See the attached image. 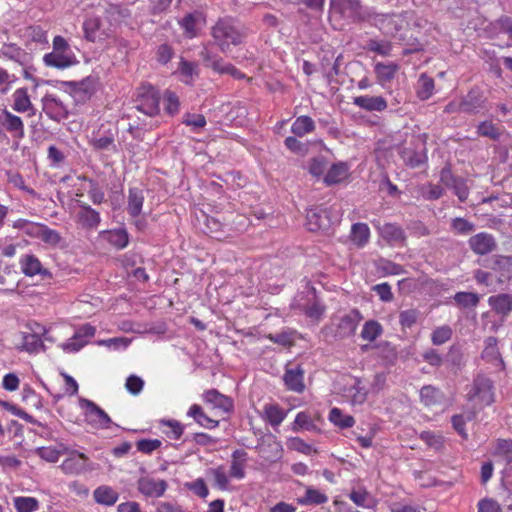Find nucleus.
I'll use <instances>...</instances> for the list:
<instances>
[{
    "mask_svg": "<svg viewBox=\"0 0 512 512\" xmlns=\"http://www.w3.org/2000/svg\"><path fill=\"white\" fill-rule=\"evenodd\" d=\"M362 319L363 316L357 309H352L342 315H335L331 322L334 336L343 339L354 335Z\"/></svg>",
    "mask_w": 512,
    "mask_h": 512,
    "instance_id": "nucleus-4",
    "label": "nucleus"
},
{
    "mask_svg": "<svg viewBox=\"0 0 512 512\" xmlns=\"http://www.w3.org/2000/svg\"><path fill=\"white\" fill-rule=\"evenodd\" d=\"M203 399L206 403L210 404L213 409H217L223 413H228L233 409L232 400L215 389L206 391L203 394Z\"/></svg>",
    "mask_w": 512,
    "mask_h": 512,
    "instance_id": "nucleus-22",
    "label": "nucleus"
},
{
    "mask_svg": "<svg viewBox=\"0 0 512 512\" xmlns=\"http://www.w3.org/2000/svg\"><path fill=\"white\" fill-rule=\"evenodd\" d=\"M207 65L212 67L215 71L225 74H231L234 77H241L242 74L230 63L223 61L222 59L206 58Z\"/></svg>",
    "mask_w": 512,
    "mask_h": 512,
    "instance_id": "nucleus-50",
    "label": "nucleus"
},
{
    "mask_svg": "<svg viewBox=\"0 0 512 512\" xmlns=\"http://www.w3.org/2000/svg\"><path fill=\"white\" fill-rule=\"evenodd\" d=\"M83 29L86 39L92 42L102 41L111 35L110 28H106L98 17H90L85 20Z\"/></svg>",
    "mask_w": 512,
    "mask_h": 512,
    "instance_id": "nucleus-13",
    "label": "nucleus"
},
{
    "mask_svg": "<svg viewBox=\"0 0 512 512\" xmlns=\"http://www.w3.org/2000/svg\"><path fill=\"white\" fill-rule=\"evenodd\" d=\"M498 340L496 337H487L484 341L485 347L482 352V357L486 359L487 361H495L497 365L501 367V369H504L505 364L503 359L500 356L498 347H497Z\"/></svg>",
    "mask_w": 512,
    "mask_h": 512,
    "instance_id": "nucleus-35",
    "label": "nucleus"
},
{
    "mask_svg": "<svg viewBox=\"0 0 512 512\" xmlns=\"http://www.w3.org/2000/svg\"><path fill=\"white\" fill-rule=\"evenodd\" d=\"M331 5L334 9L339 7L341 12L347 17H359L360 13V5L358 0H341V2H337V0H332Z\"/></svg>",
    "mask_w": 512,
    "mask_h": 512,
    "instance_id": "nucleus-45",
    "label": "nucleus"
},
{
    "mask_svg": "<svg viewBox=\"0 0 512 512\" xmlns=\"http://www.w3.org/2000/svg\"><path fill=\"white\" fill-rule=\"evenodd\" d=\"M286 446L290 450H294L305 455H309L313 452L312 446L299 437L288 438Z\"/></svg>",
    "mask_w": 512,
    "mask_h": 512,
    "instance_id": "nucleus-60",
    "label": "nucleus"
},
{
    "mask_svg": "<svg viewBox=\"0 0 512 512\" xmlns=\"http://www.w3.org/2000/svg\"><path fill=\"white\" fill-rule=\"evenodd\" d=\"M94 500L101 505L112 506L118 500V493L109 486H100L94 490Z\"/></svg>",
    "mask_w": 512,
    "mask_h": 512,
    "instance_id": "nucleus-37",
    "label": "nucleus"
},
{
    "mask_svg": "<svg viewBox=\"0 0 512 512\" xmlns=\"http://www.w3.org/2000/svg\"><path fill=\"white\" fill-rule=\"evenodd\" d=\"M314 120L306 115L297 117L291 125V132L297 137H304L315 130Z\"/></svg>",
    "mask_w": 512,
    "mask_h": 512,
    "instance_id": "nucleus-36",
    "label": "nucleus"
},
{
    "mask_svg": "<svg viewBox=\"0 0 512 512\" xmlns=\"http://www.w3.org/2000/svg\"><path fill=\"white\" fill-rule=\"evenodd\" d=\"M383 333L382 325L376 320H368L364 323L361 330V338L368 342L375 341Z\"/></svg>",
    "mask_w": 512,
    "mask_h": 512,
    "instance_id": "nucleus-44",
    "label": "nucleus"
},
{
    "mask_svg": "<svg viewBox=\"0 0 512 512\" xmlns=\"http://www.w3.org/2000/svg\"><path fill=\"white\" fill-rule=\"evenodd\" d=\"M434 92V80L426 74H421L417 83V96L421 100L429 99Z\"/></svg>",
    "mask_w": 512,
    "mask_h": 512,
    "instance_id": "nucleus-49",
    "label": "nucleus"
},
{
    "mask_svg": "<svg viewBox=\"0 0 512 512\" xmlns=\"http://www.w3.org/2000/svg\"><path fill=\"white\" fill-rule=\"evenodd\" d=\"M43 62L47 67L63 70L75 65L77 63V59L74 53L52 50L43 56Z\"/></svg>",
    "mask_w": 512,
    "mask_h": 512,
    "instance_id": "nucleus-14",
    "label": "nucleus"
},
{
    "mask_svg": "<svg viewBox=\"0 0 512 512\" xmlns=\"http://www.w3.org/2000/svg\"><path fill=\"white\" fill-rule=\"evenodd\" d=\"M420 312L417 309H407L399 314V323L403 329L411 328L416 324Z\"/></svg>",
    "mask_w": 512,
    "mask_h": 512,
    "instance_id": "nucleus-61",
    "label": "nucleus"
},
{
    "mask_svg": "<svg viewBox=\"0 0 512 512\" xmlns=\"http://www.w3.org/2000/svg\"><path fill=\"white\" fill-rule=\"evenodd\" d=\"M95 333L96 328L94 326L84 324L77 328L66 341L60 342L58 347L66 354L77 353L89 343Z\"/></svg>",
    "mask_w": 512,
    "mask_h": 512,
    "instance_id": "nucleus-6",
    "label": "nucleus"
},
{
    "mask_svg": "<svg viewBox=\"0 0 512 512\" xmlns=\"http://www.w3.org/2000/svg\"><path fill=\"white\" fill-rule=\"evenodd\" d=\"M93 82L90 79H85L79 83H73V92L75 97L79 100L89 98L93 93Z\"/></svg>",
    "mask_w": 512,
    "mask_h": 512,
    "instance_id": "nucleus-57",
    "label": "nucleus"
},
{
    "mask_svg": "<svg viewBox=\"0 0 512 512\" xmlns=\"http://www.w3.org/2000/svg\"><path fill=\"white\" fill-rule=\"evenodd\" d=\"M367 50L372 51L380 56H389L392 50L391 43L386 40L371 39L366 45Z\"/></svg>",
    "mask_w": 512,
    "mask_h": 512,
    "instance_id": "nucleus-55",
    "label": "nucleus"
},
{
    "mask_svg": "<svg viewBox=\"0 0 512 512\" xmlns=\"http://www.w3.org/2000/svg\"><path fill=\"white\" fill-rule=\"evenodd\" d=\"M476 416L475 411L467 412L465 414H459L452 417V425L454 429L464 438L467 439L468 434L465 431L466 421H472Z\"/></svg>",
    "mask_w": 512,
    "mask_h": 512,
    "instance_id": "nucleus-52",
    "label": "nucleus"
},
{
    "mask_svg": "<svg viewBox=\"0 0 512 512\" xmlns=\"http://www.w3.org/2000/svg\"><path fill=\"white\" fill-rule=\"evenodd\" d=\"M452 336V329L443 325L436 328L431 335V340L434 345H442L447 342Z\"/></svg>",
    "mask_w": 512,
    "mask_h": 512,
    "instance_id": "nucleus-62",
    "label": "nucleus"
},
{
    "mask_svg": "<svg viewBox=\"0 0 512 512\" xmlns=\"http://www.w3.org/2000/svg\"><path fill=\"white\" fill-rule=\"evenodd\" d=\"M1 125L15 139H22L25 135L22 119L7 109L3 110L1 114Z\"/></svg>",
    "mask_w": 512,
    "mask_h": 512,
    "instance_id": "nucleus-16",
    "label": "nucleus"
},
{
    "mask_svg": "<svg viewBox=\"0 0 512 512\" xmlns=\"http://www.w3.org/2000/svg\"><path fill=\"white\" fill-rule=\"evenodd\" d=\"M495 454L503 457L508 463L512 462V440L500 439L495 447Z\"/></svg>",
    "mask_w": 512,
    "mask_h": 512,
    "instance_id": "nucleus-63",
    "label": "nucleus"
},
{
    "mask_svg": "<svg viewBox=\"0 0 512 512\" xmlns=\"http://www.w3.org/2000/svg\"><path fill=\"white\" fill-rule=\"evenodd\" d=\"M180 80L186 84H190L195 75V65L193 63L182 60L178 69Z\"/></svg>",
    "mask_w": 512,
    "mask_h": 512,
    "instance_id": "nucleus-64",
    "label": "nucleus"
},
{
    "mask_svg": "<svg viewBox=\"0 0 512 512\" xmlns=\"http://www.w3.org/2000/svg\"><path fill=\"white\" fill-rule=\"evenodd\" d=\"M421 401L426 406L440 405L444 402L443 393L434 386L427 385L420 390Z\"/></svg>",
    "mask_w": 512,
    "mask_h": 512,
    "instance_id": "nucleus-39",
    "label": "nucleus"
},
{
    "mask_svg": "<svg viewBox=\"0 0 512 512\" xmlns=\"http://www.w3.org/2000/svg\"><path fill=\"white\" fill-rule=\"evenodd\" d=\"M26 233L49 247H60L63 242L59 232L43 224H27Z\"/></svg>",
    "mask_w": 512,
    "mask_h": 512,
    "instance_id": "nucleus-9",
    "label": "nucleus"
},
{
    "mask_svg": "<svg viewBox=\"0 0 512 512\" xmlns=\"http://www.w3.org/2000/svg\"><path fill=\"white\" fill-rule=\"evenodd\" d=\"M398 69L399 66L394 62H377L374 66L377 82L384 87L386 83L390 82L395 77Z\"/></svg>",
    "mask_w": 512,
    "mask_h": 512,
    "instance_id": "nucleus-31",
    "label": "nucleus"
},
{
    "mask_svg": "<svg viewBox=\"0 0 512 512\" xmlns=\"http://www.w3.org/2000/svg\"><path fill=\"white\" fill-rule=\"evenodd\" d=\"M374 24L386 35H397L407 24L405 15L402 14H376Z\"/></svg>",
    "mask_w": 512,
    "mask_h": 512,
    "instance_id": "nucleus-8",
    "label": "nucleus"
},
{
    "mask_svg": "<svg viewBox=\"0 0 512 512\" xmlns=\"http://www.w3.org/2000/svg\"><path fill=\"white\" fill-rule=\"evenodd\" d=\"M77 222L86 229H95L100 224V214L87 205H81L77 213Z\"/></svg>",
    "mask_w": 512,
    "mask_h": 512,
    "instance_id": "nucleus-28",
    "label": "nucleus"
},
{
    "mask_svg": "<svg viewBox=\"0 0 512 512\" xmlns=\"http://www.w3.org/2000/svg\"><path fill=\"white\" fill-rule=\"evenodd\" d=\"M350 239L356 247L363 248L370 240L369 226L361 222L353 224L350 231Z\"/></svg>",
    "mask_w": 512,
    "mask_h": 512,
    "instance_id": "nucleus-33",
    "label": "nucleus"
},
{
    "mask_svg": "<svg viewBox=\"0 0 512 512\" xmlns=\"http://www.w3.org/2000/svg\"><path fill=\"white\" fill-rule=\"evenodd\" d=\"M470 248L480 255H485L492 252L495 248V240L488 233H478L469 239Z\"/></svg>",
    "mask_w": 512,
    "mask_h": 512,
    "instance_id": "nucleus-24",
    "label": "nucleus"
},
{
    "mask_svg": "<svg viewBox=\"0 0 512 512\" xmlns=\"http://www.w3.org/2000/svg\"><path fill=\"white\" fill-rule=\"evenodd\" d=\"M183 123L190 127L193 132H198L206 125V119L202 114L185 113Z\"/></svg>",
    "mask_w": 512,
    "mask_h": 512,
    "instance_id": "nucleus-56",
    "label": "nucleus"
},
{
    "mask_svg": "<svg viewBox=\"0 0 512 512\" xmlns=\"http://www.w3.org/2000/svg\"><path fill=\"white\" fill-rule=\"evenodd\" d=\"M329 167V163L324 156H316L312 158L308 163V171L315 178H321L325 176Z\"/></svg>",
    "mask_w": 512,
    "mask_h": 512,
    "instance_id": "nucleus-48",
    "label": "nucleus"
},
{
    "mask_svg": "<svg viewBox=\"0 0 512 512\" xmlns=\"http://www.w3.org/2000/svg\"><path fill=\"white\" fill-rule=\"evenodd\" d=\"M288 411L276 403H266L263 406L262 418L272 427H278L287 417Z\"/></svg>",
    "mask_w": 512,
    "mask_h": 512,
    "instance_id": "nucleus-27",
    "label": "nucleus"
},
{
    "mask_svg": "<svg viewBox=\"0 0 512 512\" xmlns=\"http://www.w3.org/2000/svg\"><path fill=\"white\" fill-rule=\"evenodd\" d=\"M202 21V16L199 13L188 14L181 21H179L181 27L184 29L185 34L189 38L196 36L198 31V25Z\"/></svg>",
    "mask_w": 512,
    "mask_h": 512,
    "instance_id": "nucleus-46",
    "label": "nucleus"
},
{
    "mask_svg": "<svg viewBox=\"0 0 512 512\" xmlns=\"http://www.w3.org/2000/svg\"><path fill=\"white\" fill-rule=\"evenodd\" d=\"M41 102L44 113L50 119L60 121L68 117V107L57 95L48 93L43 96Z\"/></svg>",
    "mask_w": 512,
    "mask_h": 512,
    "instance_id": "nucleus-11",
    "label": "nucleus"
},
{
    "mask_svg": "<svg viewBox=\"0 0 512 512\" xmlns=\"http://www.w3.org/2000/svg\"><path fill=\"white\" fill-rule=\"evenodd\" d=\"M98 346H105L110 350L118 351L126 349L131 340L126 337H115L109 339L98 340L95 342Z\"/></svg>",
    "mask_w": 512,
    "mask_h": 512,
    "instance_id": "nucleus-53",
    "label": "nucleus"
},
{
    "mask_svg": "<svg viewBox=\"0 0 512 512\" xmlns=\"http://www.w3.org/2000/svg\"><path fill=\"white\" fill-rule=\"evenodd\" d=\"M168 484L165 480L149 475L140 477L137 480V489L145 497L160 498L167 490Z\"/></svg>",
    "mask_w": 512,
    "mask_h": 512,
    "instance_id": "nucleus-10",
    "label": "nucleus"
},
{
    "mask_svg": "<svg viewBox=\"0 0 512 512\" xmlns=\"http://www.w3.org/2000/svg\"><path fill=\"white\" fill-rule=\"evenodd\" d=\"M283 380L289 390L297 393L304 391V370L301 366L286 367Z\"/></svg>",
    "mask_w": 512,
    "mask_h": 512,
    "instance_id": "nucleus-18",
    "label": "nucleus"
},
{
    "mask_svg": "<svg viewBox=\"0 0 512 512\" xmlns=\"http://www.w3.org/2000/svg\"><path fill=\"white\" fill-rule=\"evenodd\" d=\"M164 109L167 114L175 115L180 110L179 97L171 90H165L162 97Z\"/></svg>",
    "mask_w": 512,
    "mask_h": 512,
    "instance_id": "nucleus-51",
    "label": "nucleus"
},
{
    "mask_svg": "<svg viewBox=\"0 0 512 512\" xmlns=\"http://www.w3.org/2000/svg\"><path fill=\"white\" fill-rule=\"evenodd\" d=\"M139 111L146 115L154 116L159 112V96L153 87H149L146 93L142 94L137 105Z\"/></svg>",
    "mask_w": 512,
    "mask_h": 512,
    "instance_id": "nucleus-19",
    "label": "nucleus"
},
{
    "mask_svg": "<svg viewBox=\"0 0 512 512\" xmlns=\"http://www.w3.org/2000/svg\"><path fill=\"white\" fill-rule=\"evenodd\" d=\"M488 304L497 315L506 318L512 311V294L501 293L490 296Z\"/></svg>",
    "mask_w": 512,
    "mask_h": 512,
    "instance_id": "nucleus-23",
    "label": "nucleus"
},
{
    "mask_svg": "<svg viewBox=\"0 0 512 512\" xmlns=\"http://www.w3.org/2000/svg\"><path fill=\"white\" fill-rule=\"evenodd\" d=\"M329 420L341 429L350 428L355 424V419L351 415L344 414L342 410L337 407L330 410Z\"/></svg>",
    "mask_w": 512,
    "mask_h": 512,
    "instance_id": "nucleus-42",
    "label": "nucleus"
},
{
    "mask_svg": "<svg viewBox=\"0 0 512 512\" xmlns=\"http://www.w3.org/2000/svg\"><path fill=\"white\" fill-rule=\"evenodd\" d=\"M90 144L95 150L99 151H116V145L114 144V137L112 134L93 135L90 139Z\"/></svg>",
    "mask_w": 512,
    "mask_h": 512,
    "instance_id": "nucleus-43",
    "label": "nucleus"
},
{
    "mask_svg": "<svg viewBox=\"0 0 512 512\" xmlns=\"http://www.w3.org/2000/svg\"><path fill=\"white\" fill-rule=\"evenodd\" d=\"M68 449L63 445L60 448L56 447H39L35 450V453L43 460L55 463L59 460L60 456L64 453H67Z\"/></svg>",
    "mask_w": 512,
    "mask_h": 512,
    "instance_id": "nucleus-47",
    "label": "nucleus"
},
{
    "mask_svg": "<svg viewBox=\"0 0 512 512\" xmlns=\"http://www.w3.org/2000/svg\"><path fill=\"white\" fill-rule=\"evenodd\" d=\"M79 407L83 410L85 421L95 429H109L113 423L109 415L91 400L80 398Z\"/></svg>",
    "mask_w": 512,
    "mask_h": 512,
    "instance_id": "nucleus-5",
    "label": "nucleus"
},
{
    "mask_svg": "<svg viewBox=\"0 0 512 512\" xmlns=\"http://www.w3.org/2000/svg\"><path fill=\"white\" fill-rule=\"evenodd\" d=\"M187 416L193 418L200 426L207 429H213L218 426V421L208 417L202 407L197 404H193L189 408Z\"/></svg>",
    "mask_w": 512,
    "mask_h": 512,
    "instance_id": "nucleus-38",
    "label": "nucleus"
},
{
    "mask_svg": "<svg viewBox=\"0 0 512 512\" xmlns=\"http://www.w3.org/2000/svg\"><path fill=\"white\" fill-rule=\"evenodd\" d=\"M145 196L141 189L130 188L127 198V212L132 218L140 216Z\"/></svg>",
    "mask_w": 512,
    "mask_h": 512,
    "instance_id": "nucleus-30",
    "label": "nucleus"
},
{
    "mask_svg": "<svg viewBox=\"0 0 512 512\" xmlns=\"http://www.w3.org/2000/svg\"><path fill=\"white\" fill-rule=\"evenodd\" d=\"M207 476L211 477L214 481V486L221 491H229L230 487V474L227 473L223 465H219L207 470Z\"/></svg>",
    "mask_w": 512,
    "mask_h": 512,
    "instance_id": "nucleus-32",
    "label": "nucleus"
},
{
    "mask_svg": "<svg viewBox=\"0 0 512 512\" xmlns=\"http://www.w3.org/2000/svg\"><path fill=\"white\" fill-rule=\"evenodd\" d=\"M212 36L222 52L237 46L245 38L244 29L232 18L220 19L212 29Z\"/></svg>",
    "mask_w": 512,
    "mask_h": 512,
    "instance_id": "nucleus-1",
    "label": "nucleus"
},
{
    "mask_svg": "<svg viewBox=\"0 0 512 512\" xmlns=\"http://www.w3.org/2000/svg\"><path fill=\"white\" fill-rule=\"evenodd\" d=\"M328 501V496L313 487H307L305 494L298 499V503L301 505H320Z\"/></svg>",
    "mask_w": 512,
    "mask_h": 512,
    "instance_id": "nucleus-40",
    "label": "nucleus"
},
{
    "mask_svg": "<svg viewBox=\"0 0 512 512\" xmlns=\"http://www.w3.org/2000/svg\"><path fill=\"white\" fill-rule=\"evenodd\" d=\"M68 457L60 465L65 474L77 475L88 469V457L81 452L68 450Z\"/></svg>",
    "mask_w": 512,
    "mask_h": 512,
    "instance_id": "nucleus-12",
    "label": "nucleus"
},
{
    "mask_svg": "<svg viewBox=\"0 0 512 512\" xmlns=\"http://www.w3.org/2000/svg\"><path fill=\"white\" fill-rule=\"evenodd\" d=\"M248 462V454L243 449L235 450L231 455V464L229 474L231 478L242 480L246 476V466Z\"/></svg>",
    "mask_w": 512,
    "mask_h": 512,
    "instance_id": "nucleus-20",
    "label": "nucleus"
},
{
    "mask_svg": "<svg viewBox=\"0 0 512 512\" xmlns=\"http://www.w3.org/2000/svg\"><path fill=\"white\" fill-rule=\"evenodd\" d=\"M350 499L357 505L363 508H370L373 506L374 500L372 496L365 490H354L350 494Z\"/></svg>",
    "mask_w": 512,
    "mask_h": 512,
    "instance_id": "nucleus-58",
    "label": "nucleus"
},
{
    "mask_svg": "<svg viewBox=\"0 0 512 512\" xmlns=\"http://www.w3.org/2000/svg\"><path fill=\"white\" fill-rule=\"evenodd\" d=\"M341 210L339 205L317 206L307 210L306 226L310 231H327L333 225L341 220Z\"/></svg>",
    "mask_w": 512,
    "mask_h": 512,
    "instance_id": "nucleus-2",
    "label": "nucleus"
},
{
    "mask_svg": "<svg viewBox=\"0 0 512 512\" xmlns=\"http://www.w3.org/2000/svg\"><path fill=\"white\" fill-rule=\"evenodd\" d=\"M454 300L461 307H475L479 302V296L472 292H458L455 294Z\"/></svg>",
    "mask_w": 512,
    "mask_h": 512,
    "instance_id": "nucleus-59",
    "label": "nucleus"
},
{
    "mask_svg": "<svg viewBox=\"0 0 512 512\" xmlns=\"http://www.w3.org/2000/svg\"><path fill=\"white\" fill-rule=\"evenodd\" d=\"M349 166L344 162H337L328 167L323 182L330 186L343 182L348 178Z\"/></svg>",
    "mask_w": 512,
    "mask_h": 512,
    "instance_id": "nucleus-26",
    "label": "nucleus"
},
{
    "mask_svg": "<svg viewBox=\"0 0 512 512\" xmlns=\"http://www.w3.org/2000/svg\"><path fill=\"white\" fill-rule=\"evenodd\" d=\"M99 238L108 242L116 249H124L129 243V235L125 229L103 230L99 233Z\"/></svg>",
    "mask_w": 512,
    "mask_h": 512,
    "instance_id": "nucleus-25",
    "label": "nucleus"
},
{
    "mask_svg": "<svg viewBox=\"0 0 512 512\" xmlns=\"http://www.w3.org/2000/svg\"><path fill=\"white\" fill-rule=\"evenodd\" d=\"M314 427H315V425H314V422H313L311 416L305 411L299 412L296 415L295 420L292 424V430L294 432H298L301 430L309 431V430H312Z\"/></svg>",
    "mask_w": 512,
    "mask_h": 512,
    "instance_id": "nucleus-54",
    "label": "nucleus"
},
{
    "mask_svg": "<svg viewBox=\"0 0 512 512\" xmlns=\"http://www.w3.org/2000/svg\"><path fill=\"white\" fill-rule=\"evenodd\" d=\"M11 107L18 113H28L29 116L36 114V108L33 105L27 88H17L11 95Z\"/></svg>",
    "mask_w": 512,
    "mask_h": 512,
    "instance_id": "nucleus-15",
    "label": "nucleus"
},
{
    "mask_svg": "<svg viewBox=\"0 0 512 512\" xmlns=\"http://www.w3.org/2000/svg\"><path fill=\"white\" fill-rule=\"evenodd\" d=\"M380 236L391 244L400 243L404 240V232L396 224L385 223L377 226Z\"/></svg>",
    "mask_w": 512,
    "mask_h": 512,
    "instance_id": "nucleus-34",
    "label": "nucleus"
},
{
    "mask_svg": "<svg viewBox=\"0 0 512 512\" xmlns=\"http://www.w3.org/2000/svg\"><path fill=\"white\" fill-rule=\"evenodd\" d=\"M68 335V327L65 326H52L49 329L39 326V330L24 335L22 349L29 353H35L42 348L43 341L55 343Z\"/></svg>",
    "mask_w": 512,
    "mask_h": 512,
    "instance_id": "nucleus-3",
    "label": "nucleus"
},
{
    "mask_svg": "<svg viewBox=\"0 0 512 512\" xmlns=\"http://www.w3.org/2000/svg\"><path fill=\"white\" fill-rule=\"evenodd\" d=\"M20 267L22 272L29 277L35 275H46L48 272L42 267L40 260L32 254L23 255L20 258Z\"/></svg>",
    "mask_w": 512,
    "mask_h": 512,
    "instance_id": "nucleus-29",
    "label": "nucleus"
},
{
    "mask_svg": "<svg viewBox=\"0 0 512 512\" xmlns=\"http://www.w3.org/2000/svg\"><path fill=\"white\" fill-rule=\"evenodd\" d=\"M467 395L468 400L474 402L479 408L492 404L494 402L492 381L484 376H478Z\"/></svg>",
    "mask_w": 512,
    "mask_h": 512,
    "instance_id": "nucleus-7",
    "label": "nucleus"
},
{
    "mask_svg": "<svg viewBox=\"0 0 512 512\" xmlns=\"http://www.w3.org/2000/svg\"><path fill=\"white\" fill-rule=\"evenodd\" d=\"M257 450L260 456L269 462L279 460L282 457L283 452L281 443L273 436L263 439L257 446Z\"/></svg>",
    "mask_w": 512,
    "mask_h": 512,
    "instance_id": "nucleus-17",
    "label": "nucleus"
},
{
    "mask_svg": "<svg viewBox=\"0 0 512 512\" xmlns=\"http://www.w3.org/2000/svg\"><path fill=\"white\" fill-rule=\"evenodd\" d=\"M13 506L16 512H36L40 503L35 497L16 496L13 498Z\"/></svg>",
    "mask_w": 512,
    "mask_h": 512,
    "instance_id": "nucleus-41",
    "label": "nucleus"
},
{
    "mask_svg": "<svg viewBox=\"0 0 512 512\" xmlns=\"http://www.w3.org/2000/svg\"><path fill=\"white\" fill-rule=\"evenodd\" d=\"M353 104L369 112H381L387 108V101L382 96H357L353 98Z\"/></svg>",
    "mask_w": 512,
    "mask_h": 512,
    "instance_id": "nucleus-21",
    "label": "nucleus"
}]
</instances>
